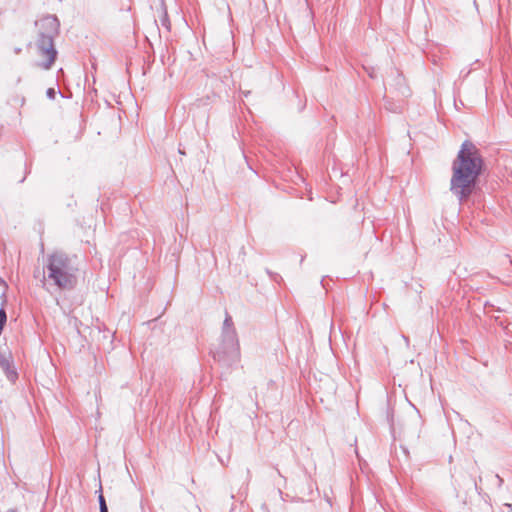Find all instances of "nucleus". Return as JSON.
<instances>
[{
	"label": "nucleus",
	"instance_id": "nucleus-3",
	"mask_svg": "<svg viewBox=\"0 0 512 512\" xmlns=\"http://www.w3.org/2000/svg\"><path fill=\"white\" fill-rule=\"evenodd\" d=\"M38 38L36 40L37 53L43 58L38 66L43 69H50L55 62L57 51L54 47V37L59 31V21L55 16L47 15L36 21Z\"/></svg>",
	"mask_w": 512,
	"mask_h": 512
},
{
	"label": "nucleus",
	"instance_id": "nucleus-10",
	"mask_svg": "<svg viewBox=\"0 0 512 512\" xmlns=\"http://www.w3.org/2000/svg\"><path fill=\"white\" fill-rule=\"evenodd\" d=\"M0 285L7 287L6 282L0 277Z\"/></svg>",
	"mask_w": 512,
	"mask_h": 512
},
{
	"label": "nucleus",
	"instance_id": "nucleus-2",
	"mask_svg": "<svg viewBox=\"0 0 512 512\" xmlns=\"http://www.w3.org/2000/svg\"><path fill=\"white\" fill-rule=\"evenodd\" d=\"M78 267L75 257L64 252H54L48 255L44 267V281L62 290H70L77 283Z\"/></svg>",
	"mask_w": 512,
	"mask_h": 512
},
{
	"label": "nucleus",
	"instance_id": "nucleus-8",
	"mask_svg": "<svg viewBox=\"0 0 512 512\" xmlns=\"http://www.w3.org/2000/svg\"><path fill=\"white\" fill-rule=\"evenodd\" d=\"M161 22H162V25H163V26H165V27L167 28V30H169V29H170V27H169V20H168V17H167V13H166V12L164 13V16H163V18H162Z\"/></svg>",
	"mask_w": 512,
	"mask_h": 512
},
{
	"label": "nucleus",
	"instance_id": "nucleus-11",
	"mask_svg": "<svg viewBox=\"0 0 512 512\" xmlns=\"http://www.w3.org/2000/svg\"><path fill=\"white\" fill-rule=\"evenodd\" d=\"M7 512H17L16 509H9Z\"/></svg>",
	"mask_w": 512,
	"mask_h": 512
},
{
	"label": "nucleus",
	"instance_id": "nucleus-7",
	"mask_svg": "<svg viewBox=\"0 0 512 512\" xmlns=\"http://www.w3.org/2000/svg\"><path fill=\"white\" fill-rule=\"evenodd\" d=\"M99 507H100V512H108V507H107L105 498L102 494L99 495Z\"/></svg>",
	"mask_w": 512,
	"mask_h": 512
},
{
	"label": "nucleus",
	"instance_id": "nucleus-6",
	"mask_svg": "<svg viewBox=\"0 0 512 512\" xmlns=\"http://www.w3.org/2000/svg\"><path fill=\"white\" fill-rule=\"evenodd\" d=\"M7 322V314H6V311L1 308L0 309V332L2 333L3 329H4V326Z\"/></svg>",
	"mask_w": 512,
	"mask_h": 512
},
{
	"label": "nucleus",
	"instance_id": "nucleus-9",
	"mask_svg": "<svg viewBox=\"0 0 512 512\" xmlns=\"http://www.w3.org/2000/svg\"><path fill=\"white\" fill-rule=\"evenodd\" d=\"M46 94H47V97H48L49 99H52V100H53V99H55L56 92H55V89H54V88H49V89L47 90Z\"/></svg>",
	"mask_w": 512,
	"mask_h": 512
},
{
	"label": "nucleus",
	"instance_id": "nucleus-4",
	"mask_svg": "<svg viewBox=\"0 0 512 512\" xmlns=\"http://www.w3.org/2000/svg\"><path fill=\"white\" fill-rule=\"evenodd\" d=\"M213 358L225 367H231L240 360L238 335L232 317L227 312L222 326L220 343L213 351Z\"/></svg>",
	"mask_w": 512,
	"mask_h": 512
},
{
	"label": "nucleus",
	"instance_id": "nucleus-5",
	"mask_svg": "<svg viewBox=\"0 0 512 512\" xmlns=\"http://www.w3.org/2000/svg\"><path fill=\"white\" fill-rule=\"evenodd\" d=\"M0 367L4 370L9 380H15L16 372L11 368L9 359L5 355H0Z\"/></svg>",
	"mask_w": 512,
	"mask_h": 512
},
{
	"label": "nucleus",
	"instance_id": "nucleus-1",
	"mask_svg": "<svg viewBox=\"0 0 512 512\" xmlns=\"http://www.w3.org/2000/svg\"><path fill=\"white\" fill-rule=\"evenodd\" d=\"M482 166L483 160L478 148L470 141L463 142L452 164L450 188L459 201L467 199L472 194Z\"/></svg>",
	"mask_w": 512,
	"mask_h": 512
}]
</instances>
